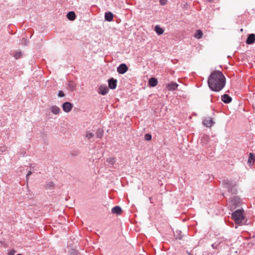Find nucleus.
<instances>
[{"label":"nucleus","instance_id":"nucleus-1","mask_svg":"<svg viewBox=\"0 0 255 255\" xmlns=\"http://www.w3.org/2000/svg\"><path fill=\"white\" fill-rule=\"evenodd\" d=\"M226 78L223 74L219 70L211 73L209 77L208 83L210 89L214 92L221 91L225 86Z\"/></svg>","mask_w":255,"mask_h":255},{"label":"nucleus","instance_id":"nucleus-2","mask_svg":"<svg viewBox=\"0 0 255 255\" xmlns=\"http://www.w3.org/2000/svg\"><path fill=\"white\" fill-rule=\"evenodd\" d=\"M222 186L226 189L229 193L232 194H236L237 192V182L232 179H225L222 180Z\"/></svg>","mask_w":255,"mask_h":255},{"label":"nucleus","instance_id":"nucleus-3","mask_svg":"<svg viewBox=\"0 0 255 255\" xmlns=\"http://www.w3.org/2000/svg\"><path fill=\"white\" fill-rule=\"evenodd\" d=\"M243 213L244 210L242 209H238L232 213V218L236 224L242 225V222L245 219Z\"/></svg>","mask_w":255,"mask_h":255},{"label":"nucleus","instance_id":"nucleus-4","mask_svg":"<svg viewBox=\"0 0 255 255\" xmlns=\"http://www.w3.org/2000/svg\"><path fill=\"white\" fill-rule=\"evenodd\" d=\"M241 203V199L239 197L234 196L231 197L229 201V209L231 211H233L237 207H239Z\"/></svg>","mask_w":255,"mask_h":255},{"label":"nucleus","instance_id":"nucleus-5","mask_svg":"<svg viewBox=\"0 0 255 255\" xmlns=\"http://www.w3.org/2000/svg\"><path fill=\"white\" fill-rule=\"evenodd\" d=\"M73 107V104L69 102H66L62 105L63 110L66 113L70 112L72 110Z\"/></svg>","mask_w":255,"mask_h":255},{"label":"nucleus","instance_id":"nucleus-6","mask_svg":"<svg viewBox=\"0 0 255 255\" xmlns=\"http://www.w3.org/2000/svg\"><path fill=\"white\" fill-rule=\"evenodd\" d=\"M128 66L125 63L121 64L117 68V71L120 74H124L128 70Z\"/></svg>","mask_w":255,"mask_h":255},{"label":"nucleus","instance_id":"nucleus-7","mask_svg":"<svg viewBox=\"0 0 255 255\" xmlns=\"http://www.w3.org/2000/svg\"><path fill=\"white\" fill-rule=\"evenodd\" d=\"M109 88L112 90H114L117 87V80L111 78L108 80Z\"/></svg>","mask_w":255,"mask_h":255},{"label":"nucleus","instance_id":"nucleus-8","mask_svg":"<svg viewBox=\"0 0 255 255\" xmlns=\"http://www.w3.org/2000/svg\"><path fill=\"white\" fill-rule=\"evenodd\" d=\"M109 91V90L108 87L105 85H103L99 87L98 93L104 96L106 95L108 93Z\"/></svg>","mask_w":255,"mask_h":255},{"label":"nucleus","instance_id":"nucleus-9","mask_svg":"<svg viewBox=\"0 0 255 255\" xmlns=\"http://www.w3.org/2000/svg\"><path fill=\"white\" fill-rule=\"evenodd\" d=\"M179 85L175 82H171L166 86V88L169 91H174L177 89Z\"/></svg>","mask_w":255,"mask_h":255},{"label":"nucleus","instance_id":"nucleus-10","mask_svg":"<svg viewBox=\"0 0 255 255\" xmlns=\"http://www.w3.org/2000/svg\"><path fill=\"white\" fill-rule=\"evenodd\" d=\"M246 42L248 44L254 43L255 42V34L254 33L249 34Z\"/></svg>","mask_w":255,"mask_h":255},{"label":"nucleus","instance_id":"nucleus-11","mask_svg":"<svg viewBox=\"0 0 255 255\" xmlns=\"http://www.w3.org/2000/svg\"><path fill=\"white\" fill-rule=\"evenodd\" d=\"M221 100L224 103L229 104L232 102V99L229 95L225 94L221 96Z\"/></svg>","mask_w":255,"mask_h":255},{"label":"nucleus","instance_id":"nucleus-12","mask_svg":"<svg viewBox=\"0 0 255 255\" xmlns=\"http://www.w3.org/2000/svg\"><path fill=\"white\" fill-rule=\"evenodd\" d=\"M255 161V154L252 152L250 153L249 158L248 160V163L250 166H252Z\"/></svg>","mask_w":255,"mask_h":255},{"label":"nucleus","instance_id":"nucleus-13","mask_svg":"<svg viewBox=\"0 0 255 255\" xmlns=\"http://www.w3.org/2000/svg\"><path fill=\"white\" fill-rule=\"evenodd\" d=\"M114 14L112 12L108 11L105 13V20L111 22L113 20Z\"/></svg>","mask_w":255,"mask_h":255},{"label":"nucleus","instance_id":"nucleus-14","mask_svg":"<svg viewBox=\"0 0 255 255\" xmlns=\"http://www.w3.org/2000/svg\"><path fill=\"white\" fill-rule=\"evenodd\" d=\"M157 79L154 77H151L148 80V86L151 87H155L157 85Z\"/></svg>","mask_w":255,"mask_h":255},{"label":"nucleus","instance_id":"nucleus-15","mask_svg":"<svg viewBox=\"0 0 255 255\" xmlns=\"http://www.w3.org/2000/svg\"><path fill=\"white\" fill-rule=\"evenodd\" d=\"M122 212V208L120 206H116L114 207L112 209L113 214H115L117 215H120Z\"/></svg>","mask_w":255,"mask_h":255},{"label":"nucleus","instance_id":"nucleus-16","mask_svg":"<svg viewBox=\"0 0 255 255\" xmlns=\"http://www.w3.org/2000/svg\"><path fill=\"white\" fill-rule=\"evenodd\" d=\"M66 16H67V18L69 20H71V21L74 20L76 19V14L73 11H71L68 12L67 13V15H66Z\"/></svg>","mask_w":255,"mask_h":255},{"label":"nucleus","instance_id":"nucleus-17","mask_svg":"<svg viewBox=\"0 0 255 255\" xmlns=\"http://www.w3.org/2000/svg\"><path fill=\"white\" fill-rule=\"evenodd\" d=\"M214 124V122L212 119H205L203 121V124L206 127H210Z\"/></svg>","mask_w":255,"mask_h":255},{"label":"nucleus","instance_id":"nucleus-18","mask_svg":"<svg viewBox=\"0 0 255 255\" xmlns=\"http://www.w3.org/2000/svg\"><path fill=\"white\" fill-rule=\"evenodd\" d=\"M51 112L55 115H58L60 112V108L56 106H52L50 107Z\"/></svg>","mask_w":255,"mask_h":255},{"label":"nucleus","instance_id":"nucleus-19","mask_svg":"<svg viewBox=\"0 0 255 255\" xmlns=\"http://www.w3.org/2000/svg\"><path fill=\"white\" fill-rule=\"evenodd\" d=\"M154 30L158 35H161L164 32L163 29L158 25H157L155 26Z\"/></svg>","mask_w":255,"mask_h":255},{"label":"nucleus","instance_id":"nucleus-20","mask_svg":"<svg viewBox=\"0 0 255 255\" xmlns=\"http://www.w3.org/2000/svg\"><path fill=\"white\" fill-rule=\"evenodd\" d=\"M75 88V84L71 81L68 82L67 84V88L69 90L73 91Z\"/></svg>","mask_w":255,"mask_h":255},{"label":"nucleus","instance_id":"nucleus-21","mask_svg":"<svg viewBox=\"0 0 255 255\" xmlns=\"http://www.w3.org/2000/svg\"><path fill=\"white\" fill-rule=\"evenodd\" d=\"M104 130L102 128H98L96 131V136L97 138H101L103 136Z\"/></svg>","mask_w":255,"mask_h":255},{"label":"nucleus","instance_id":"nucleus-22","mask_svg":"<svg viewBox=\"0 0 255 255\" xmlns=\"http://www.w3.org/2000/svg\"><path fill=\"white\" fill-rule=\"evenodd\" d=\"M202 35H203L202 31L201 30L198 29V30H196V33L194 35V37L197 39H200L202 37Z\"/></svg>","mask_w":255,"mask_h":255},{"label":"nucleus","instance_id":"nucleus-23","mask_svg":"<svg viewBox=\"0 0 255 255\" xmlns=\"http://www.w3.org/2000/svg\"><path fill=\"white\" fill-rule=\"evenodd\" d=\"M107 162L111 165H114L116 162V159L115 157H111L107 159Z\"/></svg>","mask_w":255,"mask_h":255},{"label":"nucleus","instance_id":"nucleus-24","mask_svg":"<svg viewBox=\"0 0 255 255\" xmlns=\"http://www.w3.org/2000/svg\"><path fill=\"white\" fill-rule=\"evenodd\" d=\"M55 184L53 182H49L46 184L45 188L46 189H49L51 188H53Z\"/></svg>","mask_w":255,"mask_h":255},{"label":"nucleus","instance_id":"nucleus-25","mask_svg":"<svg viewBox=\"0 0 255 255\" xmlns=\"http://www.w3.org/2000/svg\"><path fill=\"white\" fill-rule=\"evenodd\" d=\"M181 233H182V232L181 231H177L176 232V238L177 239H179V240L182 239L183 236L181 235Z\"/></svg>","mask_w":255,"mask_h":255},{"label":"nucleus","instance_id":"nucleus-26","mask_svg":"<svg viewBox=\"0 0 255 255\" xmlns=\"http://www.w3.org/2000/svg\"><path fill=\"white\" fill-rule=\"evenodd\" d=\"M21 55L22 53L21 51H16L15 52L13 56L16 59H17L21 57Z\"/></svg>","mask_w":255,"mask_h":255},{"label":"nucleus","instance_id":"nucleus-27","mask_svg":"<svg viewBox=\"0 0 255 255\" xmlns=\"http://www.w3.org/2000/svg\"><path fill=\"white\" fill-rule=\"evenodd\" d=\"M94 136V134L93 133H92V132H87L86 133V138H87L88 139H91L92 138H93Z\"/></svg>","mask_w":255,"mask_h":255},{"label":"nucleus","instance_id":"nucleus-28","mask_svg":"<svg viewBox=\"0 0 255 255\" xmlns=\"http://www.w3.org/2000/svg\"><path fill=\"white\" fill-rule=\"evenodd\" d=\"M151 138H152V136L149 133H146L145 135H144V139L145 140H147V141H150L151 140Z\"/></svg>","mask_w":255,"mask_h":255},{"label":"nucleus","instance_id":"nucleus-29","mask_svg":"<svg viewBox=\"0 0 255 255\" xmlns=\"http://www.w3.org/2000/svg\"><path fill=\"white\" fill-rule=\"evenodd\" d=\"M64 96H65V94L62 91L60 90L58 91V96L59 97H63Z\"/></svg>","mask_w":255,"mask_h":255},{"label":"nucleus","instance_id":"nucleus-30","mask_svg":"<svg viewBox=\"0 0 255 255\" xmlns=\"http://www.w3.org/2000/svg\"><path fill=\"white\" fill-rule=\"evenodd\" d=\"M167 0H159V3L161 5H164L167 3Z\"/></svg>","mask_w":255,"mask_h":255},{"label":"nucleus","instance_id":"nucleus-31","mask_svg":"<svg viewBox=\"0 0 255 255\" xmlns=\"http://www.w3.org/2000/svg\"><path fill=\"white\" fill-rule=\"evenodd\" d=\"M219 245V244L215 243L213 244L211 246L213 249H216L218 248Z\"/></svg>","mask_w":255,"mask_h":255},{"label":"nucleus","instance_id":"nucleus-32","mask_svg":"<svg viewBox=\"0 0 255 255\" xmlns=\"http://www.w3.org/2000/svg\"><path fill=\"white\" fill-rule=\"evenodd\" d=\"M15 253V251L14 250H10L8 253V255H14Z\"/></svg>","mask_w":255,"mask_h":255},{"label":"nucleus","instance_id":"nucleus-33","mask_svg":"<svg viewBox=\"0 0 255 255\" xmlns=\"http://www.w3.org/2000/svg\"><path fill=\"white\" fill-rule=\"evenodd\" d=\"M32 174V172L31 171H28V172L27 173L26 175V180H28V177Z\"/></svg>","mask_w":255,"mask_h":255},{"label":"nucleus","instance_id":"nucleus-34","mask_svg":"<svg viewBox=\"0 0 255 255\" xmlns=\"http://www.w3.org/2000/svg\"><path fill=\"white\" fill-rule=\"evenodd\" d=\"M222 195L224 196V197H225V193H222Z\"/></svg>","mask_w":255,"mask_h":255},{"label":"nucleus","instance_id":"nucleus-35","mask_svg":"<svg viewBox=\"0 0 255 255\" xmlns=\"http://www.w3.org/2000/svg\"><path fill=\"white\" fill-rule=\"evenodd\" d=\"M16 255H22V254H17Z\"/></svg>","mask_w":255,"mask_h":255},{"label":"nucleus","instance_id":"nucleus-36","mask_svg":"<svg viewBox=\"0 0 255 255\" xmlns=\"http://www.w3.org/2000/svg\"><path fill=\"white\" fill-rule=\"evenodd\" d=\"M25 153H26V152H25V153L23 154V156H24Z\"/></svg>","mask_w":255,"mask_h":255},{"label":"nucleus","instance_id":"nucleus-37","mask_svg":"<svg viewBox=\"0 0 255 255\" xmlns=\"http://www.w3.org/2000/svg\"><path fill=\"white\" fill-rule=\"evenodd\" d=\"M209 1H211L212 0H209Z\"/></svg>","mask_w":255,"mask_h":255}]
</instances>
